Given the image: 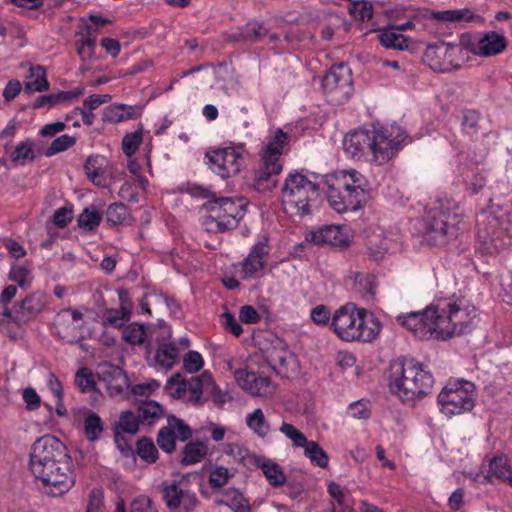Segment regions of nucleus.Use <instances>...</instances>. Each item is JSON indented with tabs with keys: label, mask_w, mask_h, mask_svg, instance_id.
Segmentation results:
<instances>
[{
	"label": "nucleus",
	"mask_w": 512,
	"mask_h": 512,
	"mask_svg": "<svg viewBox=\"0 0 512 512\" xmlns=\"http://www.w3.org/2000/svg\"><path fill=\"white\" fill-rule=\"evenodd\" d=\"M246 423L260 437H265L269 432V424L260 408L247 416Z\"/></svg>",
	"instance_id": "38"
},
{
	"label": "nucleus",
	"mask_w": 512,
	"mask_h": 512,
	"mask_svg": "<svg viewBox=\"0 0 512 512\" xmlns=\"http://www.w3.org/2000/svg\"><path fill=\"white\" fill-rule=\"evenodd\" d=\"M16 292L17 286L9 285L2 291L0 295V315L4 317L3 320L12 318V310L8 308V303L16 295Z\"/></svg>",
	"instance_id": "55"
},
{
	"label": "nucleus",
	"mask_w": 512,
	"mask_h": 512,
	"mask_svg": "<svg viewBox=\"0 0 512 512\" xmlns=\"http://www.w3.org/2000/svg\"><path fill=\"white\" fill-rule=\"evenodd\" d=\"M477 238L485 246L486 250L491 247L497 249V239L499 237L500 222L499 219L489 212H482L477 217Z\"/></svg>",
	"instance_id": "14"
},
{
	"label": "nucleus",
	"mask_w": 512,
	"mask_h": 512,
	"mask_svg": "<svg viewBox=\"0 0 512 512\" xmlns=\"http://www.w3.org/2000/svg\"><path fill=\"white\" fill-rule=\"evenodd\" d=\"M141 141L142 133L140 130L125 135L122 141V150L124 154L129 157L132 156L138 150Z\"/></svg>",
	"instance_id": "57"
},
{
	"label": "nucleus",
	"mask_w": 512,
	"mask_h": 512,
	"mask_svg": "<svg viewBox=\"0 0 512 512\" xmlns=\"http://www.w3.org/2000/svg\"><path fill=\"white\" fill-rule=\"evenodd\" d=\"M321 182L295 172L288 175L282 187V205L287 213L303 217L311 213V206L319 199Z\"/></svg>",
	"instance_id": "5"
},
{
	"label": "nucleus",
	"mask_w": 512,
	"mask_h": 512,
	"mask_svg": "<svg viewBox=\"0 0 512 512\" xmlns=\"http://www.w3.org/2000/svg\"><path fill=\"white\" fill-rule=\"evenodd\" d=\"M137 454L139 457L149 463H153L158 458V451L150 438L143 437L137 442Z\"/></svg>",
	"instance_id": "48"
},
{
	"label": "nucleus",
	"mask_w": 512,
	"mask_h": 512,
	"mask_svg": "<svg viewBox=\"0 0 512 512\" xmlns=\"http://www.w3.org/2000/svg\"><path fill=\"white\" fill-rule=\"evenodd\" d=\"M331 326L337 336L344 341L370 342L381 331L378 319L367 318L364 309H357L352 304H346L335 311Z\"/></svg>",
	"instance_id": "4"
},
{
	"label": "nucleus",
	"mask_w": 512,
	"mask_h": 512,
	"mask_svg": "<svg viewBox=\"0 0 512 512\" xmlns=\"http://www.w3.org/2000/svg\"><path fill=\"white\" fill-rule=\"evenodd\" d=\"M280 431L289 439L293 441L294 446L296 447H304L308 444V440L306 436L300 432L296 427L292 424L283 422Z\"/></svg>",
	"instance_id": "53"
},
{
	"label": "nucleus",
	"mask_w": 512,
	"mask_h": 512,
	"mask_svg": "<svg viewBox=\"0 0 512 512\" xmlns=\"http://www.w3.org/2000/svg\"><path fill=\"white\" fill-rule=\"evenodd\" d=\"M132 305H123L120 309H109L105 313V322L112 326H122L129 321Z\"/></svg>",
	"instance_id": "41"
},
{
	"label": "nucleus",
	"mask_w": 512,
	"mask_h": 512,
	"mask_svg": "<svg viewBox=\"0 0 512 512\" xmlns=\"http://www.w3.org/2000/svg\"><path fill=\"white\" fill-rule=\"evenodd\" d=\"M129 216V209L123 203H113L108 206L106 211V219L108 223L112 225H120Z\"/></svg>",
	"instance_id": "45"
},
{
	"label": "nucleus",
	"mask_w": 512,
	"mask_h": 512,
	"mask_svg": "<svg viewBox=\"0 0 512 512\" xmlns=\"http://www.w3.org/2000/svg\"><path fill=\"white\" fill-rule=\"evenodd\" d=\"M29 470L36 480L49 487L48 493L52 496L67 492L75 481L67 447L51 435L42 436L33 443Z\"/></svg>",
	"instance_id": "1"
},
{
	"label": "nucleus",
	"mask_w": 512,
	"mask_h": 512,
	"mask_svg": "<svg viewBox=\"0 0 512 512\" xmlns=\"http://www.w3.org/2000/svg\"><path fill=\"white\" fill-rule=\"evenodd\" d=\"M185 384H187V392L190 394L188 401L193 404L201 402V396L204 391L209 393L216 403L222 404L225 402L224 395L215 384L212 375L207 371L199 376H193L189 380H185Z\"/></svg>",
	"instance_id": "12"
},
{
	"label": "nucleus",
	"mask_w": 512,
	"mask_h": 512,
	"mask_svg": "<svg viewBox=\"0 0 512 512\" xmlns=\"http://www.w3.org/2000/svg\"><path fill=\"white\" fill-rule=\"evenodd\" d=\"M9 279L21 288H27L31 284L30 271L24 266H12Z\"/></svg>",
	"instance_id": "56"
},
{
	"label": "nucleus",
	"mask_w": 512,
	"mask_h": 512,
	"mask_svg": "<svg viewBox=\"0 0 512 512\" xmlns=\"http://www.w3.org/2000/svg\"><path fill=\"white\" fill-rule=\"evenodd\" d=\"M434 379L421 364L413 360L395 362L390 365L389 389L402 401L414 400L429 394Z\"/></svg>",
	"instance_id": "3"
},
{
	"label": "nucleus",
	"mask_w": 512,
	"mask_h": 512,
	"mask_svg": "<svg viewBox=\"0 0 512 512\" xmlns=\"http://www.w3.org/2000/svg\"><path fill=\"white\" fill-rule=\"evenodd\" d=\"M489 474L502 481H508L512 486V469L507 465L503 456L494 457L489 463Z\"/></svg>",
	"instance_id": "33"
},
{
	"label": "nucleus",
	"mask_w": 512,
	"mask_h": 512,
	"mask_svg": "<svg viewBox=\"0 0 512 512\" xmlns=\"http://www.w3.org/2000/svg\"><path fill=\"white\" fill-rule=\"evenodd\" d=\"M449 312L451 323L455 326L456 330H461V334L469 327L472 317L467 309L463 306V301L449 302L446 304Z\"/></svg>",
	"instance_id": "24"
},
{
	"label": "nucleus",
	"mask_w": 512,
	"mask_h": 512,
	"mask_svg": "<svg viewBox=\"0 0 512 512\" xmlns=\"http://www.w3.org/2000/svg\"><path fill=\"white\" fill-rule=\"evenodd\" d=\"M104 160L100 156H89L84 165L87 177L97 186H104L105 178L102 169Z\"/></svg>",
	"instance_id": "28"
},
{
	"label": "nucleus",
	"mask_w": 512,
	"mask_h": 512,
	"mask_svg": "<svg viewBox=\"0 0 512 512\" xmlns=\"http://www.w3.org/2000/svg\"><path fill=\"white\" fill-rule=\"evenodd\" d=\"M254 185L258 191H272L277 186V180L272 179L265 171L258 170L255 173Z\"/></svg>",
	"instance_id": "59"
},
{
	"label": "nucleus",
	"mask_w": 512,
	"mask_h": 512,
	"mask_svg": "<svg viewBox=\"0 0 512 512\" xmlns=\"http://www.w3.org/2000/svg\"><path fill=\"white\" fill-rule=\"evenodd\" d=\"M76 143V138L69 135H61L54 139L50 146L46 149L45 155L50 157L57 153L67 150Z\"/></svg>",
	"instance_id": "49"
},
{
	"label": "nucleus",
	"mask_w": 512,
	"mask_h": 512,
	"mask_svg": "<svg viewBox=\"0 0 512 512\" xmlns=\"http://www.w3.org/2000/svg\"><path fill=\"white\" fill-rule=\"evenodd\" d=\"M405 135L395 127L381 129H356L344 137L343 148L352 158H360L366 153L377 165L389 162L400 150Z\"/></svg>",
	"instance_id": "2"
},
{
	"label": "nucleus",
	"mask_w": 512,
	"mask_h": 512,
	"mask_svg": "<svg viewBox=\"0 0 512 512\" xmlns=\"http://www.w3.org/2000/svg\"><path fill=\"white\" fill-rule=\"evenodd\" d=\"M342 183L345 191H348L362 204L367 200V179L358 171L350 170L342 173Z\"/></svg>",
	"instance_id": "20"
},
{
	"label": "nucleus",
	"mask_w": 512,
	"mask_h": 512,
	"mask_svg": "<svg viewBox=\"0 0 512 512\" xmlns=\"http://www.w3.org/2000/svg\"><path fill=\"white\" fill-rule=\"evenodd\" d=\"M380 43L386 48L404 50L408 48V39L401 34L385 31L379 35Z\"/></svg>",
	"instance_id": "46"
},
{
	"label": "nucleus",
	"mask_w": 512,
	"mask_h": 512,
	"mask_svg": "<svg viewBox=\"0 0 512 512\" xmlns=\"http://www.w3.org/2000/svg\"><path fill=\"white\" fill-rule=\"evenodd\" d=\"M434 18L444 22H454L462 19L469 21L473 18V15L468 9L447 10L435 13Z\"/></svg>",
	"instance_id": "54"
},
{
	"label": "nucleus",
	"mask_w": 512,
	"mask_h": 512,
	"mask_svg": "<svg viewBox=\"0 0 512 512\" xmlns=\"http://www.w3.org/2000/svg\"><path fill=\"white\" fill-rule=\"evenodd\" d=\"M167 393L174 399L183 398L187 393V384L180 373L173 374L165 386Z\"/></svg>",
	"instance_id": "40"
},
{
	"label": "nucleus",
	"mask_w": 512,
	"mask_h": 512,
	"mask_svg": "<svg viewBox=\"0 0 512 512\" xmlns=\"http://www.w3.org/2000/svg\"><path fill=\"white\" fill-rule=\"evenodd\" d=\"M207 455V445L201 441H190L182 450L180 463L192 465L202 461Z\"/></svg>",
	"instance_id": "25"
},
{
	"label": "nucleus",
	"mask_w": 512,
	"mask_h": 512,
	"mask_svg": "<svg viewBox=\"0 0 512 512\" xmlns=\"http://www.w3.org/2000/svg\"><path fill=\"white\" fill-rule=\"evenodd\" d=\"M29 72V80L25 82V91L42 92L49 89V82L46 77V71L42 66L31 67Z\"/></svg>",
	"instance_id": "26"
},
{
	"label": "nucleus",
	"mask_w": 512,
	"mask_h": 512,
	"mask_svg": "<svg viewBox=\"0 0 512 512\" xmlns=\"http://www.w3.org/2000/svg\"><path fill=\"white\" fill-rule=\"evenodd\" d=\"M474 390V384L463 379L449 382L438 395L441 412L451 417L471 411L474 407Z\"/></svg>",
	"instance_id": "7"
},
{
	"label": "nucleus",
	"mask_w": 512,
	"mask_h": 512,
	"mask_svg": "<svg viewBox=\"0 0 512 512\" xmlns=\"http://www.w3.org/2000/svg\"><path fill=\"white\" fill-rule=\"evenodd\" d=\"M231 477L227 468L223 466L216 467L209 475V484L212 488L224 486Z\"/></svg>",
	"instance_id": "63"
},
{
	"label": "nucleus",
	"mask_w": 512,
	"mask_h": 512,
	"mask_svg": "<svg viewBox=\"0 0 512 512\" xmlns=\"http://www.w3.org/2000/svg\"><path fill=\"white\" fill-rule=\"evenodd\" d=\"M304 454L313 464L321 468L328 466L329 457L317 442L309 441L304 448Z\"/></svg>",
	"instance_id": "37"
},
{
	"label": "nucleus",
	"mask_w": 512,
	"mask_h": 512,
	"mask_svg": "<svg viewBox=\"0 0 512 512\" xmlns=\"http://www.w3.org/2000/svg\"><path fill=\"white\" fill-rule=\"evenodd\" d=\"M267 362L278 375L286 378L297 368L294 355L286 349H271L267 355Z\"/></svg>",
	"instance_id": "18"
},
{
	"label": "nucleus",
	"mask_w": 512,
	"mask_h": 512,
	"mask_svg": "<svg viewBox=\"0 0 512 512\" xmlns=\"http://www.w3.org/2000/svg\"><path fill=\"white\" fill-rule=\"evenodd\" d=\"M75 383L81 392L92 391L96 385L92 372L86 367L76 372Z\"/></svg>",
	"instance_id": "51"
},
{
	"label": "nucleus",
	"mask_w": 512,
	"mask_h": 512,
	"mask_svg": "<svg viewBox=\"0 0 512 512\" xmlns=\"http://www.w3.org/2000/svg\"><path fill=\"white\" fill-rule=\"evenodd\" d=\"M327 199L330 206L338 213L355 211L363 206L357 198H354L353 195L345 191L344 188L342 191H339L334 187H329Z\"/></svg>",
	"instance_id": "21"
},
{
	"label": "nucleus",
	"mask_w": 512,
	"mask_h": 512,
	"mask_svg": "<svg viewBox=\"0 0 512 512\" xmlns=\"http://www.w3.org/2000/svg\"><path fill=\"white\" fill-rule=\"evenodd\" d=\"M268 35V29L263 23L251 22L244 27V40L257 42Z\"/></svg>",
	"instance_id": "50"
},
{
	"label": "nucleus",
	"mask_w": 512,
	"mask_h": 512,
	"mask_svg": "<svg viewBox=\"0 0 512 512\" xmlns=\"http://www.w3.org/2000/svg\"><path fill=\"white\" fill-rule=\"evenodd\" d=\"M434 310L432 307L422 312L409 313L406 316L397 317V322L410 330L417 338L428 340V331H430L429 320L433 318Z\"/></svg>",
	"instance_id": "15"
},
{
	"label": "nucleus",
	"mask_w": 512,
	"mask_h": 512,
	"mask_svg": "<svg viewBox=\"0 0 512 512\" xmlns=\"http://www.w3.org/2000/svg\"><path fill=\"white\" fill-rule=\"evenodd\" d=\"M322 86L328 102L342 104L352 92L350 69L344 64L333 65L323 77Z\"/></svg>",
	"instance_id": "9"
},
{
	"label": "nucleus",
	"mask_w": 512,
	"mask_h": 512,
	"mask_svg": "<svg viewBox=\"0 0 512 512\" xmlns=\"http://www.w3.org/2000/svg\"><path fill=\"white\" fill-rule=\"evenodd\" d=\"M220 505L230 507L234 512H250L249 501L235 488H228L221 492V498L216 500Z\"/></svg>",
	"instance_id": "23"
},
{
	"label": "nucleus",
	"mask_w": 512,
	"mask_h": 512,
	"mask_svg": "<svg viewBox=\"0 0 512 512\" xmlns=\"http://www.w3.org/2000/svg\"><path fill=\"white\" fill-rule=\"evenodd\" d=\"M202 208L209 213L206 224L215 225L216 229L213 227L209 229L216 232L235 229L245 213L243 200L231 197H215L207 200Z\"/></svg>",
	"instance_id": "6"
},
{
	"label": "nucleus",
	"mask_w": 512,
	"mask_h": 512,
	"mask_svg": "<svg viewBox=\"0 0 512 512\" xmlns=\"http://www.w3.org/2000/svg\"><path fill=\"white\" fill-rule=\"evenodd\" d=\"M163 499L170 510L180 507L183 490L176 483L170 485H162Z\"/></svg>",
	"instance_id": "42"
},
{
	"label": "nucleus",
	"mask_w": 512,
	"mask_h": 512,
	"mask_svg": "<svg viewBox=\"0 0 512 512\" xmlns=\"http://www.w3.org/2000/svg\"><path fill=\"white\" fill-rule=\"evenodd\" d=\"M103 431V423L101 418L96 413H90L84 421L85 436L90 441H95L99 438Z\"/></svg>",
	"instance_id": "43"
},
{
	"label": "nucleus",
	"mask_w": 512,
	"mask_h": 512,
	"mask_svg": "<svg viewBox=\"0 0 512 512\" xmlns=\"http://www.w3.org/2000/svg\"><path fill=\"white\" fill-rule=\"evenodd\" d=\"M155 358L161 366L171 368L178 358V349L171 343H159Z\"/></svg>",
	"instance_id": "34"
},
{
	"label": "nucleus",
	"mask_w": 512,
	"mask_h": 512,
	"mask_svg": "<svg viewBox=\"0 0 512 512\" xmlns=\"http://www.w3.org/2000/svg\"><path fill=\"white\" fill-rule=\"evenodd\" d=\"M33 142L30 139L20 142L11 154V162L14 165H26L29 162H33L36 159V155L33 150Z\"/></svg>",
	"instance_id": "27"
},
{
	"label": "nucleus",
	"mask_w": 512,
	"mask_h": 512,
	"mask_svg": "<svg viewBox=\"0 0 512 512\" xmlns=\"http://www.w3.org/2000/svg\"><path fill=\"white\" fill-rule=\"evenodd\" d=\"M349 12L357 19H369L372 16V6L364 0H355L349 7Z\"/></svg>",
	"instance_id": "62"
},
{
	"label": "nucleus",
	"mask_w": 512,
	"mask_h": 512,
	"mask_svg": "<svg viewBox=\"0 0 512 512\" xmlns=\"http://www.w3.org/2000/svg\"><path fill=\"white\" fill-rule=\"evenodd\" d=\"M427 221L426 236L434 245H444L458 235L457 215L450 213L442 204L431 208Z\"/></svg>",
	"instance_id": "8"
},
{
	"label": "nucleus",
	"mask_w": 512,
	"mask_h": 512,
	"mask_svg": "<svg viewBox=\"0 0 512 512\" xmlns=\"http://www.w3.org/2000/svg\"><path fill=\"white\" fill-rule=\"evenodd\" d=\"M204 361L201 354L197 351H189L183 359V366L189 373L199 371L203 367Z\"/></svg>",
	"instance_id": "60"
},
{
	"label": "nucleus",
	"mask_w": 512,
	"mask_h": 512,
	"mask_svg": "<svg viewBox=\"0 0 512 512\" xmlns=\"http://www.w3.org/2000/svg\"><path fill=\"white\" fill-rule=\"evenodd\" d=\"M102 220V213L95 206L85 207L79 215L78 226L87 231H95Z\"/></svg>",
	"instance_id": "31"
},
{
	"label": "nucleus",
	"mask_w": 512,
	"mask_h": 512,
	"mask_svg": "<svg viewBox=\"0 0 512 512\" xmlns=\"http://www.w3.org/2000/svg\"><path fill=\"white\" fill-rule=\"evenodd\" d=\"M99 379L106 382L110 395H120L130 386L126 372L117 366L103 364L98 373Z\"/></svg>",
	"instance_id": "17"
},
{
	"label": "nucleus",
	"mask_w": 512,
	"mask_h": 512,
	"mask_svg": "<svg viewBox=\"0 0 512 512\" xmlns=\"http://www.w3.org/2000/svg\"><path fill=\"white\" fill-rule=\"evenodd\" d=\"M506 45V40L503 36L492 32L480 38L472 52L480 56H492L501 53L506 48Z\"/></svg>",
	"instance_id": "22"
},
{
	"label": "nucleus",
	"mask_w": 512,
	"mask_h": 512,
	"mask_svg": "<svg viewBox=\"0 0 512 512\" xmlns=\"http://www.w3.org/2000/svg\"><path fill=\"white\" fill-rule=\"evenodd\" d=\"M167 426L175 431V437L182 442H185L192 437L191 428L182 419L175 415H169L167 417Z\"/></svg>",
	"instance_id": "47"
},
{
	"label": "nucleus",
	"mask_w": 512,
	"mask_h": 512,
	"mask_svg": "<svg viewBox=\"0 0 512 512\" xmlns=\"http://www.w3.org/2000/svg\"><path fill=\"white\" fill-rule=\"evenodd\" d=\"M43 308V303L40 298L31 294L26 296L20 302H17L12 311V318L7 320H0V326L3 329H8L9 326H20V322L27 321L34 318Z\"/></svg>",
	"instance_id": "13"
},
{
	"label": "nucleus",
	"mask_w": 512,
	"mask_h": 512,
	"mask_svg": "<svg viewBox=\"0 0 512 512\" xmlns=\"http://www.w3.org/2000/svg\"><path fill=\"white\" fill-rule=\"evenodd\" d=\"M288 141V136L286 133L282 131V129H278L273 137L270 138L269 142L266 145V148L263 153V157L266 159L278 160L282 154L283 147Z\"/></svg>",
	"instance_id": "29"
},
{
	"label": "nucleus",
	"mask_w": 512,
	"mask_h": 512,
	"mask_svg": "<svg viewBox=\"0 0 512 512\" xmlns=\"http://www.w3.org/2000/svg\"><path fill=\"white\" fill-rule=\"evenodd\" d=\"M258 466L262 469L270 485L278 487L285 483L286 476L279 464L271 460H265L261 464H258Z\"/></svg>",
	"instance_id": "30"
},
{
	"label": "nucleus",
	"mask_w": 512,
	"mask_h": 512,
	"mask_svg": "<svg viewBox=\"0 0 512 512\" xmlns=\"http://www.w3.org/2000/svg\"><path fill=\"white\" fill-rule=\"evenodd\" d=\"M125 104H114L107 107L103 113L102 120L104 122L118 123L125 121L124 117Z\"/></svg>",
	"instance_id": "61"
},
{
	"label": "nucleus",
	"mask_w": 512,
	"mask_h": 512,
	"mask_svg": "<svg viewBox=\"0 0 512 512\" xmlns=\"http://www.w3.org/2000/svg\"><path fill=\"white\" fill-rule=\"evenodd\" d=\"M461 125L467 134L475 135L483 131L484 120L479 112L465 110L462 112Z\"/></svg>",
	"instance_id": "32"
},
{
	"label": "nucleus",
	"mask_w": 512,
	"mask_h": 512,
	"mask_svg": "<svg viewBox=\"0 0 512 512\" xmlns=\"http://www.w3.org/2000/svg\"><path fill=\"white\" fill-rule=\"evenodd\" d=\"M339 230L335 226H327L312 234V241L316 244L340 245L342 240L338 239Z\"/></svg>",
	"instance_id": "36"
},
{
	"label": "nucleus",
	"mask_w": 512,
	"mask_h": 512,
	"mask_svg": "<svg viewBox=\"0 0 512 512\" xmlns=\"http://www.w3.org/2000/svg\"><path fill=\"white\" fill-rule=\"evenodd\" d=\"M268 254L266 242H257L251 249L248 256L242 261L241 273L244 279L251 278L255 273L261 271L266 264L265 257Z\"/></svg>",
	"instance_id": "19"
},
{
	"label": "nucleus",
	"mask_w": 512,
	"mask_h": 512,
	"mask_svg": "<svg viewBox=\"0 0 512 512\" xmlns=\"http://www.w3.org/2000/svg\"><path fill=\"white\" fill-rule=\"evenodd\" d=\"M123 339L131 345H141L147 339L146 326L132 323L123 330Z\"/></svg>",
	"instance_id": "35"
},
{
	"label": "nucleus",
	"mask_w": 512,
	"mask_h": 512,
	"mask_svg": "<svg viewBox=\"0 0 512 512\" xmlns=\"http://www.w3.org/2000/svg\"><path fill=\"white\" fill-rule=\"evenodd\" d=\"M162 413V407L155 401L145 402L138 408V415L142 423L152 424Z\"/></svg>",
	"instance_id": "39"
},
{
	"label": "nucleus",
	"mask_w": 512,
	"mask_h": 512,
	"mask_svg": "<svg viewBox=\"0 0 512 512\" xmlns=\"http://www.w3.org/2000/svg\"><path fill=\"white\" fill-rule=\"evenodd\" d=\"M157 444L164 452L173 453L176 450L175 431L168 426L162 427L157 435Z\"/></svg>",
	"instance_id": "44"
},
{
	"label": "nucleus",
	"mask_w": 512,
	"mask_h": 512,
	"mask_svg": "<svg viewBox=\"0 0 512 512\" xmlns=\"http://www.w3.org/2000/svg\"><path fill=\"white\" fill-rule=\"evenodd\" d=\"M211 170L222 178L238 174L243 166L244 158L234 147H226L207 153Z\"/></svg>",
	"instance_id": "10"
},
{
	"label": "nucleus",
	"mask_w": 512,
	"mask_h": 512,
	"mask_svg": "<svg viewBox=\"0 0 512 512\" xmlns=\"http://www.w3.org/2000/svg\"><path fill=\"white\" fill-rule=\"evenodd\" d=\"M65 96L66 95H65L64 91H59L57 93L39 96L33 103V108L38 109L45 105H48L49 107H51L56 104L67 103Z\"/></svg>",
	"instance_id": "58"
},
{
	"label": "nucleus",
	"mask_w": 512,
	"mask_h": 512,
	"mask_svg": "<svg viewBox=\"0 0 512 512\" xmlns=\"http://www.w3.org/2000/svg\"><path fill=\"white\" fill-rule=\"evenodd\" d=\"M457 52H461V48L450 43L441 42L428 45L423 55V61L434 71H451L459 67L454 57Z\"/></svg>",
	"instance_id": "11"
},
{
	"label": "nucleus",
	"mask_w": 512,
	"mask_h": 512,
	"mask_svg": "<svg viewBox=\"0 0 512 512\" xmlns=\"http://www.w3.org/2000/svg\"><path fill=\"white\" fill-rule=\"evenodd\" d=\"M434 315L429 320L430 331H428V340H446L455 335H461V330H456L455 326L451 323V318L447 309H442L441 313L436 308H433Z\"/></svg>",
	"instance_id": "16"
},
{
	"label": "nucleus",
	"mask_w": 512,
	"mask_h": 512,
	"mask_svg": "<svg viewBox=\"0 0 512 512\" xmlns=\"http://www.w3.org/2000/svg\"><path fill=\"white\" fill-rule=\"evenodd\" d=\"M141 422L139 415H135L131 411H124L120 415L119 425L121 429L130 434H136L139 430V423Z\"/></svg>",
	"instance_id": "52"
},
{
	"label": "nucleus",
	"mask_w": 512,
	"mask_h": 512,
	"mask_svg": "<svg viewBox=\"0 0 512 512\" xmlns=\"http://www.w3.org/2000/svg\"><path fill=\"white\" fill-rule=\"evenodd\" d=\"M234 376L239 386L251 394L257 374L240 369L234 372Z\"/></svg>",
	"instance_id": "64"
}]
</instances>
